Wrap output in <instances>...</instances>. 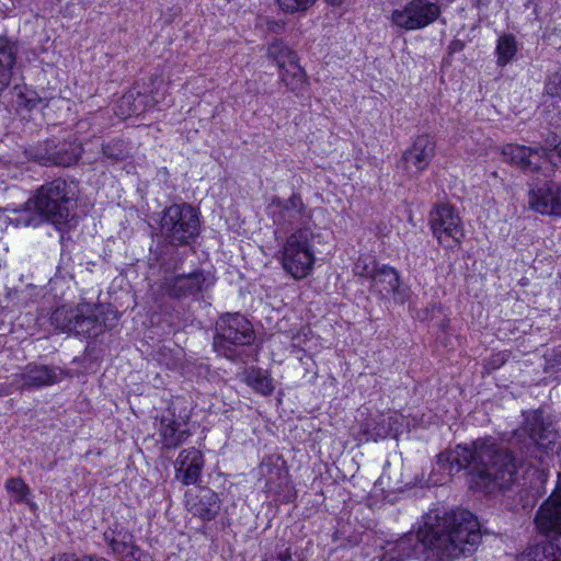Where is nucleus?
I'll return each mask as SVG.
<instances>
[{"label":"nucleus","instance_id":"nucleus-21","mask_svg":"<svg viewBox=\"0 0 561 561\" xmlns=\"http://www.w3.org/2000/svg\"><path fill=\"white\" fill-rule=\"evenodd\" d=\"M524 416L522 431L528 434L531 443L547 448L554 442L551 423L545 422L541 411H530Z\"/></svg>","mask_w":561,"mask_h":561},{"label":"nucleus","instance_id":"nucleus-48","mask_svg":"<svg viewBox=\"0 0 561 561\" xmlns=\"http://www.w3.org/2000/svg\"><path fill=\"white\" fill-rule=\"evenodd\" d=\"M505 359L500 355L496 354L490 358L488 366L492 369H497L504 364Z\"/></svg>","mask_w":561,"mask_h":561},{"label":"nucleus","instance_id":"nucleus-23","mask_svg":"<svg viewBox=\"0 0 561 561\" xmlns=\"http://www.w3.org/2000/svg\"><path fill=\"white\" fill-rule=\"evenodd\" d=\"M187 510L204 522L214 520L221 506L220 499L217 493L210 489H202L194 496L186 500Z\"/></svg>","mask_w":561,"mask_h":561},{"label":"nucleus","instance_id":"nucleus-25","mask_svg":"<svg viewBox=\"0 0 561 561\" xmlns=\"http://www.w3.org/2000/svg\"><path fill=\"white\" fill-rule=\"evenodd\" d=\"M279 79L296 96H304L308 90L307 75L298 60L290 61L285 67L279 68Z\"/></svg>","mask_w":561,"mask_h":561},{"label":"nucleus","instance_id":"nucleus-9","mask_svg":"<svg viewBox=\"0 0 561 561\" xmlns=\"http://www.w3.org/2000/svg\"><path fill=\"white\" fill-rule=\"evenodd\" d=\"M82 146L76 139H48L43 145L26 150L30 159L43 165L70 167L78 162Z\"/></svg>","mask_w":561,"mask_h":561},{"label":"nucleus","instance_id":"nucleus-22","mask_svg":"<svg viewBox=\"0 0 561 561\" xmlns=\"http://www.w3.org/2000/svg\"><path fill=\"white\" fill-rule=\"evenodd\" d=\"M260 474L265 479V491L279 495L288 485V471L279 458H264L259 468Z\"/></svg>","mask_w":561,"mask_h":561},{"label":"nucleus","instance_id":"nucleus-27","mask_svg":"<svg viewBox=\"0 0 561 561\" xmlns=\"http://www.w3.org/2000/svg\"><path fill=\"white\" fill-rule=\"evenodd\" d=\"M16 51L15 43L7 36H0V93L10 84Z\"/></svg>","mask_w":561,"mask_h":561},{"label":"nucleus","instance_id":"nucleus-43","mask_svg":"<svg viewBox=\"0 0 561 561\" xmlns=\"http://www.w3.org/2000/svg\"><path fill=\"white\" fill-rule=\"evenodd\" d=\"M124 561H150V557L138 547L134 546L130 553Z\"/></svg>","mask_w":561,"mask_h":561},{"label":"nucleus","instance_id":"nucleus-12","mask_svg":"<svg viewBox=\"0 0 561 561\" xmlns=\"http://www.w3.org/2000/svg\"><path fill=\"white\" fill-rule=\"evenodd\" d=\"M80 316L73 322L72 333L88 339L96 337L104 330L112 329L118 321L117 311L110 307L89 305L78 307Z\"/></svg>","mask_w":561,"mask_h":561},{"label":"nucleus","instance_id":"nucleus-39","mask_svg":"<svg viewBox=\"0 0 561 561\" xmlns=\"http://www.w3.org/2000/svg\"><path fill=\"white\" fill-rule=\"evenodd\" d=\"M380 264L375 260L368 257H358L354 264L353 273L356 276L370 278L373 280L375 272H377Z\"/></svg>","mask_w":561,"mask_h":561},{"label":"nucleus","instance_id":"nucleus-20","mask_svg":"<svg viewBox=\"0 0 561 561\" xmlns=\"http://www.w3.org/2000/svg\"><path fill=\"white\" fill-rule=\"evenodd\" d=\"M400 285L399 272L388 264H380L371 280V288L381 297L393 296L394 299L403 302L407 295Z\"/></svg>","mask_w":561,"mask_h":561},{"label":"nucleus","instance_id":"nucleus-13","mask_svg":"<svg viewBox=\"0 0 561 561\" xmlns=\"http://www.w3.org/2000/svg\"><path fill=\"white\" fill-rule=\"evenodd\" d=\"M214 285L209 273L196 270L187 274L165 275L160 289L172 299H184L207 290Z\"/></svg>","mask_w":561,"mask_h":561},{"label":"nucleus","instance_id":"nucleus-6","mask_svg":"<svg viewBox=\"0 0 561 561\" xmlns=\"http://www.w3.org/2000/svg\"><path fill=\"white\" fill-rule=\"evenodd\" d=\"M255 332L251 322L241 313H225L216 322L214 348L227 358L233 359L237 347L251 345Z\"/></svg>","mask_w":561,"mask_h":561},{"label":"nucleus","instance_id":"nucleus-42","mask_svg":"<svg viewBox=\"0 0 561 561\" xmlns=\"http://www.w3.org/2000/svg\"><path fill=\"white\" fill-rule=\"evenodd\" d=\"M547 146L543 148L551 149V153L556 152L557 157L561 160V138H559L557 135H553L551 138H548L546 140ZM551 160H553V154H551ZM551 163L554 164V161Z\"/></svg>","mask_w":561,"mask_h":561},{"label":"nucleus","instance_id":"nucleus-44","mask_svg":"<svg viewBox=\"0 0 561 561\" xmlns=\"http://www.w3.org/2000/svg\"><path fill=\"white\" fill-rule=\"evenodd\" d=\"M470 2L472 8H476L480 13H485L492 0H470Z\"/></svg>","mask_w":561,"mask_h":561},{"label":"nucleus","instance_id":"nucleus-38","mask_svg":"<svg viewBox=\"0 0 561 561\" xmlns=\"http://www.w3.org/2000/svg\"><path fill=\"white\" fill-rule=\"evenodd\" d=\"M556 0H526L525 7L533 8L535 20L541 21L543 16L554 12Z\"/></svg>","mask_w":561,"mask_h":561},{"label":"nucleus","instance_id":"nucleus-11","mask_svg":"<svg viewBox=\"0 0 561 561\" xmlns=\"http://www.w3.org/2000/svg\"><path fill=\"white\" fill-rule=\"evenodd\" d=\"M67 376L59 366L28 363L14 374L10 387L19 391H35L59 383Z\"/></svg>","mask_w":561,"mask_h":561},{"label":"nucleus","instance_id":"nucleus-26","mask_svg":"<svg viewBox=\"0 0 561 561\" xmlns=\"http://www.w3.org/2000/svg\"><path fill=\"white\" fill-rule=\"evenodd\" d=\"M150 106V96L136 88L128 90L118 101L117 114L124 117L138 116Z\"/></svg>","mask_w":561,"mask_h":561},{"label":"nucleus","instance_id":"nucleus-35","mask_svg":"<svg viewBox=\"0 0 561 561\" xmlns=\"http://www.w3.org/2000/svg\"><path fill=\"white\" fill-rule=\"evenodd\" d=\"M102 154L104 159L116 163L128 158L129 149L123 139H112L102 145Z\"/></svg>","mask_w":561,"mask_h":561},{"label":"nucleus","instance_id":"nucleus-3","mask_svg":"<svg viewBox=\"0 0 561 561\" xmlns=\"http://www.w3.org/2000/svg\"><path fill=\"white\" fill-rule=\"evenodd\" d=\"M78 184L62 178L46 182L28 198L23 209L18 211L15 221L25 227H38L50 222L60 228L68 224L77 207Z\"/></svg>","mask_w":561,"mask_h":561},{"label":"nucleus","instance_id":"nucleus-17","mask_svg":"<svg viewBox=\"0 0 561 561\" xmlns=\"http://www.w3.org/2000/svg\"><path fill=\"white\" fill-rule=\"evenodd\" d=\"M502 154L505 160L519 168L525 173H537L540 168V161L551 160V149L541 147H527L516 144H507L502 148Z\"/></svg>","mask_w":561,"mask_h":561},{"label":"nucleus","instance_id":"nucleus-10","mask_svg":"<svg viewBox=\"0 0 561 561\" xmlns=\"http://www.w3.org/2000/svg\"><path fill=\"white\" fill-rule=\"evenodd\" d=\"M267 214L272 217L273 222L283 230L297 229L299 227H311L312 211L302 202L301 197L293 194L287 199L278 196L272 197Z\"/></svg>","mask_w":561,"mask_h":561},{"label":"nucleus","instance_id":"nucleus-24","mask_svg":"<svg viewBox=\"0 0 561 561\" xmlns=\"http://www.w3.org/2000/svg\"><path fill=\"white\" fill-rule=\"evenodd\" d=\"M398 416L392 413L369 414L360 423V434L366 440L378 442L385 439L391 432L397 431Z\"/></svg>","mask_w":561,"mask_h":561},{"label":"nucleus","instance_id":"nucleus-30","mask_svg":"<svg viewBox=\"0 0 561 561\" xmlns=\"http://www.w3.org/2000/svg\"><path fill=\"white\" fill-rule=\"evenodd\" d=\"M80 316L77 308L61 306L56 308L50 316V324L56 331L72 333L75 321Z\"/></svg>","mask_w":561,"mask_h":561},{"label":"nucleus","instance_id":"nucleus-51","mask_svg":"<svg viewBox=\"0 0 561 561\" xmlns=\"http://www.w3.org/2000/svg\"><path fill=\"white\" fill-rule=\"evenodd\" d=\"M11 392H12L11 389H5V390L4 389H0V396H7V394H9Z\"/></svg>","mask_w":561,"mask_h":561},{"label":"nucleus","instance_id":"nucleus-2","mask_svg":"<svg viewBox=\"0 0 561 561\" xmlns=\"http://www.w3.org/2000/svg\"><path fill=\"white\" fill-rule=\"evenodd\" d=\"M517 459L512 451L492 437L478 438L471 444H458L437 455L436 468L451 477L461 470L477 485L486 490L510 489L517 479Z\"/></svg>","mask_w":561,"mask_h":561},{"label":"nucleus","instance_id":"nucleus-8","mask_svg":"<svg viewBox=\"0 0 561 561\" xmlns=\"http://www.w3.org/2000/svg\"><path fill=\"white\" fill-rule=\"evenodd\" d=\"M442 7L431 0H410L402 8L391 12V23L400 30L410 32L427 27L439 20Z\"/></svg>","mask_w":561,"mask_h":561},{"label":"nucleus","instance_id":"nucleus-37","mask_svg":"<svg viewBox=\"0 0 561 561\" xmlns=\"http://www.w3.org/2000/svg\"><path fill=\"white\" fill-rule=\"evenodd\" d=\"M328 4L336 7L343 0H324ZM279 8L287 13H295L309 9L316 0H277Z\"/></svg>","mask_w":561,"mask_h":561},{"label":"nucleus","instance_id":"nucleus-47","mask_svg":"<svg viewBox=\"0 0 561 561\" xmlns=\"http://www.w3.org/2000/svg\"><path fill=\"white\" fill-rule=\"evenodd\" d=\"M465 48V43L461 39H453L448 46L450 55L460 53Z\"/></svg>","mask_w":561,"mask_h":561},{"label":"nucleus","instance_id":"nucleus-40","mask_svg":"<svg viewBox=\"0 0 561 561\" xmlns=\"http://www.w3.org/2000/svg\"><path fill=\"white\" fill-rule=\"evenodd\" d=\"M545 91L551 98L561 96V71L553 72L548 77Z\"/></svg>","mask_w":561,"mask_h":561},{"label":"nucleus","instance_id":"nucleus-34","mask_svg":"<svg viewBox=\"0 0 561 561\" xmlns=\"http://www.w3.org/2000/svg\"><path fill=\"white\" fill-rule=\"evenodd\" d=\"M247 382L256 392L264 396H270L274 391L272 378L266 370L261 368L252 369L247 377Z\"/></svg>","mask_w":561,"mask_h":561},{"label":"nucleus","instance_id":"nucleus-4","mask_svg":"<svg viewBox=\"0 0 561 561\" xmlns=\"http://www.w3.org/2000/svg\"><path fill=\"white\" fill-rule=\"evenodd\" d=\"M197 210L187 203L172 204L161 213L160 236L167 245L185 247L195 242L199 234Z\"/></svg>","mask_w":561,"mask_h":561},{"label":"nucleus","instance_id":"nucleus-14","mask_svg":"<svg viewBox=\"0 0 561 561\" xmlns=\"http://www.w3.org/2000/svg\"><path fill=\"white\" fill-rule=\"evenodd\" d=\"M190 412L173 401L160 417L159 435L164 448L172 449L183 444L191 435L187 426Z\"/></svg>","mask_w":561,"mask_h":561},{"label":"nucleus","instance_id":"nucleus-29","mask_svg":"<svg viewBox=\"0 0 561 561\" xmlns=\"http://www.w3.org/2000/svg\"><path fill=\"white\" fill-rule=\"evenodd\" d=\"M104 540L121 561H124L134 548V536L128 530L107 529L103 534Z\"/></svg>","mask_w":561,"mask_h":561},{"label":"nucleus","instance_id":"nucleus-32","mask_svg":"<svg viewBox=\"0 0 561 561\" xmlns=\"http://www.w3.org/2000/svg\"><path fill=\"white\" fill-rule=\"evenodd\" d=\"M517 51V42L514 35L505 34L499 37L496 44L497 65L506 66Z\"/></svg>","mask_w":561,"mask_h":561},{"label":"nucleus","instance_id":"nucleus-28","mask_svg":"<svg viewBox=\"0 0 561 561\" xmlns=\"http://www.w3.org/2000/svg\"><path fill=\"white\" fill-rule=\"evenodd\" d=\"M517 561H561V548L553 541L543 540L527 547Z\"/></svg>","mask_w":561,"mask_h":561},{"label":"nucleus","instance_id":"nucleus-1","mask_svg":"<svg viewBox=\"0 0 561 561\" xmlns=\"http://www.w3.org/2000/svg\"><path fill=\"white\" fill-rule=\"evenodd\" d=\"M481 542L480 524L467 510L427 514L416 533H408L394 549L402 559L425 550L423 561H460L470 557Z\"/></svg>","mask_w":561,"mask_h":561},{"label":"nucleus","instance_id":"nucleus-5","mask_svg":"<svg viewBox=\"0 0 561 561\" xmlns=\"http://www.w3.org/2000/svg\"><path fill=\"white\" fill-rule=\"evenodd\" d=\"M313 239V227H298L286 238L279 250L284 271L295 279L306 278L313 270L316 261Z\"/></svg>","mask_w":561,"mask_h":561},{"label":"nucleus","instance_id":"nucleus-36","mask_svg":"<svg viewBox=\"0 0 561 561\" xmlns=\"http://www.w3.org/2000/svg\"><path fill=\"white\" fill-rule=\"evenodd\" d=\"M5 490L14 496L18 503H27L31 494L30 486L21 478H9L4 483Z\"/></svg>","mask_w":561,"mask_h":561},{"label":"nucleus","instance_id":"nucleus-31","mask_svg":"<svg viewBox=\"0 0 561 561\" xmlns=\"http://www.w3.org/2000/svg\"><path fill=\"white\" fill-rule=\"evenodd\" d=\"M267 56L277 64L278 68L298 60L297 54L280 39H275L268 45Z\"/></svg>","mask_w":561,"mask_h":561},{"label":"nucleus","instance_id":"nucleus-41","mask_svg":"<svg viewBox=\"0 0 561 561\" xmlns=\"http://www.w3.org/2000/svg\"><path fill=\"white\" fill-rule=\"evenodd\" d=\"M50 561H108L103 557H99L95 554H83L76 556L73 553H60L51 558Z\"/></svg>","mask_w":561,"mask_h":561},{"label":"nucleus","instance_id":"nucleus-18","mask_svg":"<svg viewBox=\"0 0 561 561\" xmlns=\"http://www.w3.org/2000/svg\"><path fill=\"white\" fill-rule=\"evenodd\" d=\"M535 523L541 534L561 536V477L557 490L537 512Z\"/></svg>","mask_w":561,"mask_h":561},{"label":"nucleus","instance_id":"nucleus-49","mask_svg":"<svg viewBox=\"0 0 561 561\" xmlns=\"http://www.w3.org/2000/svg\"><path fill=\"white\" fill-rule=\"evenodd\" d=\"M442 310V306L440 304H432L430 308H426V312H434V311H440Z\"/></svg>","mask_w":561,"mask_h":561},{"label":"nucleus","instance_id":"nucleus-33","mask_svg":"<svg viewBox=\"0 0 561 561\" xmlns=\"http://www.w3.org/2000/svg\"><path fill=\"white\" fill-rule=\"evenodd\" d=\"M14 91L16 94V104L27 111L34 110L38 104H43L44 107L48 106L47 99H43L38 93L27 87L15 85Z\"/></svg>","mask_w":561,"mask_h":561},{"label":"nucleus","instance_id":"nucleus-50","mask_svg":"<svg viewBox=\"0 0 561 561\" xmlns=\"http://www.w3.org/2000/svg\"><path fill=\"white\" fill-rule=\"evenodd\" d=\"M157 261H158L161 265H164V261H163V257H162V251H160V253L157 255Z\"/></svg>","mask_w":561,"mask_h":561},{"label":"nucleus","instance_id":"nucleus-15","mask_svg":"<svg viewBox=\"0 0 561 561\" xmlns=\"http://www.w3.org/2000/svg\"><path fill=\"white\" fill-rule=\"evenodd\" d=\"M436 142L427 134L417 136L411 147L403 151L398 167L409 179L417 178L435 157Z\"/></svg>","mask_w":561,"mask_h":561},{"label":"nucleus","instance_id":"nucleus-19","mask_svg":"<svg viewBox=\"0 0 561 561\" xmlns=\"http://www.w3.org/2000/svg\"><path fill=\"white\" fill-rule=\"evenodd\" d=\"M204 463L203 454L198 449H183L175 461V478L184 485L197 484Z\"/></svg>","mask_w":561,"mask_h":561},{"label":"nucleus","instance_id":"nucleus-46","mask_svg":"<svg viewBox=\"0 0 561 561\" xmlns=\"http://www.w3.org/2000/svg\"><path fill=\"white\" fill-rule=\"evenodd\" d=\"M264 561H297V560L293 559L290 550L286 549L285 551H280L277 554V557H272Z\"/></svg>","mask_w":561,"mask_h":561},{"label":"nucleus","instance_id":"nucleus-7","mask_svg":"<svg viewBox=\"0 0 561 561\" xmlns=\"http://www.w3.org/2000/svg\"><path fill=\"white\" fill-rule=\"evenodd\" d=\"M428 224L440 245L453 249L461 244L465 231L459 214L453 205L435 204L428 214Z\"/></svg>","mask_w":561,"mask_h":561},{"label":"nucleus","instance_id":"nucleus-16","mask_svg":"<svg viewBox=\"0 0 561 561\" xmlns=\"http://www.w3.org/2000/svg\"><path fill=\"white\" fill-rule=\"evenodd\" d=\"M528 204L530 209L541 215L561 216V183L550 180L530 184Z\"/></svg>","mask_w":561,"mask_h":561},{"label":"nucleus","instance_id":"nucleus-45","mask_svg":"<svg viewBox=\"0 0 561 561\" xmlns=\"http://www.w3.org/2000/svg\"><path fill=\"white\" fill-rule=\"evenodd\" d=\"M470 2L472 8H476L480 13H485L492 0H470Z\"/></svg>","mask_w":561,"mask_h":561}]
</instances>
